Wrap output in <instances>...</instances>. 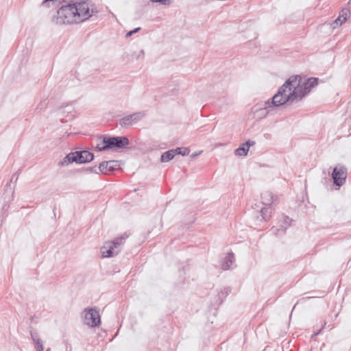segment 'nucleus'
I'll use <instances>...</instances> for the list:
<instances>
[{"mask_svg":"<svg viewBox=\"0 0 351 351\" xmlns=\"http://www.w3.org/2000/svg\"><path fill=\"white\" fill-rule=\"evenodd\" d=\"M317 81L316 77L303 81L300 75L291 76L269 101L270 106L273 108L300 101L317 84Z\"/></svg>","mask_w":351,"mask_h":351,"instance_id":"f257e3e1","label":"nucleus"},{"mask_svg":"<svg viewBox=\"0 0 351 351\" xmlns=\"http://www.w3.org/2000/svg\"><path fill=\"white\" fill-rule=\"evenodd\" d=\"M77 10L75 8L74 3L62 5L57 12V17L54 19L56 24L78 23L77 19Z\"/></svg>","mask_w":351,"mask_h":351,"instance_id":"f03ea898","label":"nucleus"},{"mask_svg":"<svg viewBox=\"0 0 351 351\" xmlns=\"http://www.w3.org/2000/svg\"><path fill=\"white\" fill-rule=\"evenodd\" d=\"M74 5L75 8L77 10L76 14L78 23L88 20L98 12L94 5H90L86 1L77 2Z\"/></svg>","mask_w":351,"mask_h":351,"instance_id":"7ed1b4c3","label":"nucleus"},{"mask_svg":"<svg viewBox=\"0 0 351 351\" xmlns=\"http://www.w3.org/2000/svg\"><path fill=\"white\" fill-rule=\"evenodd\" d=\"M125 239V237L117 238L113 241L106 242L101 247V253L104 257H112L119 254L121 250L122 241Z\"/></svg>","mask_w":351,"mask_h":351,"instance_id":"20e7f679","label":"nucleus"},{"mask_svg":"<svg viewBox=\"0 0 351 351\" xmlns=\"http://www.w3.org/2000/svg\"><path fill=\"white\" fill-rule=\"evenodd\" d=\"M83 323L90 327L98 326L101 324L99 311L96 308H86L82 313Z\"/></svg>","mask_w":351,"mask_h":351,"instance_id":"39448f33","label":"nucleus"},{"mask_svg":"<svg viewBox=\"0 0 351 351\" xmlns=\"http://www.w3.org/2000/svg\"><path fill=\"white\" fill-rule=\"evenodd\" d=\"M104 141L106 145L103 148L108 149H123L130 144V141L126 136H108V138H104Z\"/></svg>","mask_w":351,"mask_h":351,"instance_id":"423d86ee","label":"nucleus"},{"mask_svg":"<svg viewBox=\"0 0 351 351\" xmlns=\"http://www.w3.org/2000/svg\"><path fill=\"white\" fill-rule=\"evenodd\" d=\"M347 177V169L342 165L336 166L332 171V178L336 186L343 185Z\"/></svg>","mask_w":351,"mask_h":351,"instance_id":"0eeeda50","label":"nucleus"},{"mask_svg":"<svg viewBox=\"0 0 351 351\" xmlns=\"http://www.w3.org/2000/svg\"><path fill=\"white\" fill-rule=\"evenodd\" d=\"M145 116L144 112H137L127 115L119 120V125L123 128H128L141 120Z\"/></svg>","mask_w":351,"mask_h":351,"instance_id":"6e6552de","label":"nucleus"},{"mask_svg":"<svg viewBox=\"0 0 351 351\" xmlns=\"http://www.w3.org/2000/svg\"><path fill=\"white\" fill-rule=\"evenodd\" d=\"M272 107L269 104V100L264 101L260 105V107H254V113L257 119H263L267 117L272 110Z\"/></svg>","mask_w":351,"mask_h":351,"instance_id":"1a4fd4ad","label":"nucleus"},{"mask_svg":"<svg viewBox=\"0 0 351 351\" xmlns=\"http://www.w3.org/2000/svg\"><path fill=\"white\" fill-rule=\"evenodd\" d=\"M73 153L76 159L75 162L78 164L89 162L94 159L93 154L87 150L76 151Z\"/></svg>","mask_w":351,"mask_h":351,"instance_id":"9d476101","label":"nucleus"},{"mask_svg":"<svg viewBox=\"0 0 351 351\" xmlns=\"http://www.w3.org/2000/svg\"><path fill=\"white\" fill-rule=\"evenodd\" d=\"M119 165L116 160L104 161L98 167L99 171L103 174H108V171H113L117 169Z\"/></svg>","mask_w":351,"mask_h":351,"instance_id":"9b49d317","label":"nucleus"},{"mask_svg":"<svg viewBox=\"0 0 351 351\" xmlns=\"http://www.w3.org/2000/svg\"><path fill=\"white\" fill-rule=\"evenodd\" d=\"M282 218L283 221L281 222L280 228L272 227L270 230L273 234H275L277 236L284 234L287 228L291 226V223L292 221V219L288 216H283Z\"/></svg>","mask_w":351,"mask_h":351,"instance_id":"f8f14e48","label":"nucleus"},{"mask_svg":"<svg viewBox=\"0 0 351 351\" xmlns=\"http://www.w3.org/2000/svg\"><path fill=\"white\" fill-rule=\"evenodd\" d=\"M348 14H349L348 9H347V8L343 9L341 11L339 17L331 23L330 27L332 29H335L337 27L343 24L348 19Z\"/></svg>","mask_w":351,"mask_h":351,"instance_id":"ddd939ff","label":"nucleus"},{"mask_svg":"<svg viewBox=\"0 0 351 351\" xmlns=\"http://www.w3.org/2000/svg\"><path fill=\"white\" fill-rule=\"evenodd\" d=\"M255 144L254 141H248L243 143L239 147L235 149L234 154L236 156H243L247 154L249 148Z\"/></svg>","mask_w":351,"mask_h":351,"instance_id":"4468645a","label":"nucleus"},{"mask_svg":"<svg viewBox=\"0 0 351 351\" xmlns=\"http://www.w3.org/2000/svg\"><path fill=\"white\" fill-rule=\"evenodd\" d=\"M262 204L265 206L271 205L274 201V197L271 192L265 191L261 195Z\"/></svg>","mask_w":351,"mask_h":351,"instance_id":"2eb2a0df","label":"nucleus"},{"mask_svg":"<svg viewBox=\"0 0 351 351\" xmlns=\"http://www.w3.org/2000/svg\"><path fill=\"white\" fill-rule=\"evenodd\" d=\"M235 259L233 253H229L224 258V261L222 263V269L223 270H228L230 269Z\"/></svg>","mask_w":351,"mask_h":351,"instance_id":"dca6fc26","label":"nucleus"},{"mask_svg":"<svg viewBox=\"0 0 351 351\" xmlns=\"http://www.w3.org/2000/svg\"><path fill=\"white\" fill-rule=\"evenodd\" d=\"M76 159L75 158V155L73 152H71L68 154L60 162L59 165L61 166H67L69 164L75 162Z\"/></svg>","mask_w":351,"mask_h":351,"instance_id":"f3484780","label":"nucleus"},{"mask_svg":"<svg viewBox=\"0 0 351 351\" xmlns=\"http://www.w3.org/2000/svg\"><path fill=\"white\" fill-rule=\"evenodd\" d=\"M175 156V151L171 149L163 153L160 158V161L162 162H167L172 160Z\"/></svg>","mask_w":351,"mask_h":351,"instance_id":"a211bd4d","label":"nucleus"},{"mask_svg":"<svg viewBox=\"0 0 351 351\" xmlns=\"http://www.w3.org/2000/svg\"><path fill=\"white\" fill-rule=\"evenodd\" d=\"M104 138H108V136H100L99 137H97V140H96V145H95V148L99 151V152H103V151H106V150H108V149H104L103 147L105 146L106 143H104Z\"/></svg>","mask_w":351,"mask_h":351,"instance_id":"6ab92c4d","label":"nucleus"},{"mask_svg":"<svg viewBox=\"0 0 351 351\" xmlns=\"http://www.w3.org/2000/svg\"><path fill=\"white\" fill-rule=\"evenodd\" d=\"M260 213H261V215L262 217V220L267 221L269 219V218L270 217L271 212H269V213L268 214V208H266V207L262 208Z\"/></svg>","mask_w":351,"mask_h":351,"instance_id":"aec40b11","label":"nucleus"},{"mask_svg":"<svg viewBox=\"0 0 351 351\" xmlns=\"http://www.w3.org/2000/svg\"><path fill=\"white\" fill-rule=\"evenodd\" d=\"M173 150L175 151V154H181L182 156H187L190 153L189 149L186 148V147H184V148L178 147Z\"/></svg>","mask_w":351,"mask_h":351,"instance_id":"412c9836","label":"nucleus"},{"mask_svg":"<svg viewBox=\"0 0 351 351\" xmlns=\"http://www.w3.org/2000/svg\"><path fill=\"white\" fill-rule=\"evenodd\" d=\"M47 106V103L46 100L41 101L37 106L36 110L38 112H41L43 109H45Z\"/></svg>","mask_w":351,"mask_h":351,"instance_id":"4be33fe9","label":"nucleus"},{"mask_svg":"<svg viewBox=\"0 0 351 351\" xmlns=\"http://www.w3.org/2000/svg\"><path fill=\"white\" fill-rule=\"evenodd\" d=\"M35 348L36 351H43L44 346L41 339H36V343H35Z\"/></svg>","mask_w":351,"mask_h":351,"instance_id":"5701e85b","label":"nucleus"},{"mask_svg":"<svg viewBox=\"0 0 351 351\" xmlns=\"http://www.w3.org/2000/svg\"><path fill=\"white\" fill-rule=\"evenodd\" d=\"M84 171H85L86 172H88V173H97V174L100 173L99 171L98 168H97L95 166V167H87V168L84 169Z\"/></svg>","mask_w":351,"mask_h":351,"instance_id":"b1692460","label":"nucleus"},{"mask_svg":"<svg viewBox=\"0 0 351 351\" xmlns=\"http://www.w3.org/2000/svg\"><path fill=\"white\" fill-rule=\"evenodd\" d=\"M31 338L32 341L35 343H36V339H40L38 337V335L36 332L31 331L30 332Z\"/></svg>","mask_w":351,"mask_h":351,"instance_id":"393cba45","label":"nucleus"},{"mask_svg":"<svg viewBox=\"0 0 351 351\" xmlns=\"http://www.w3.org/2000/svg\"><path fill=\"white\" fill-rule=\"evenodd\" d=\"M150 1L152 2H155V3H160L163 5H169L171 3L170 0H150Z\"/></svg>","mask_w":351,"mask_h":351,"instance_id":"a878e982","label":"nucleus"},{"mask_svg":"<svg viewBox=\"0 0 351 351\" xmlns=\"http://www.w3.org/2000/svg\"><path fill=\"white\" fill-rule=\"evenodd\" d=\"M140 29H141V27H136V28H135L134 29H133V30H132V31L128 32L126 34L125 36H126L127 38H128V37L131 36L133 34L136 33V32H138V31H140Z\"/></svg>","mask_w":351,"mask_h":351,"instance_id":"bb28decb","label":"nucleus"},{"mask_svg":"<svg viewBox=\"0 0 351 351\" xmlns=\"http://www.w3.org/2000/svg\"><path fill=\"white\" fill-rule=\"evenodd\" d=\"M229 291H230V290H229V289H228V288H225V289H223V291H222L221 292V295L225 298V297H226V295H227L228 294Z\"/></svg>","mask_w":351,"mask_h":351,"instance_id":"cd10ccee","label":"nucleus"},{"mask_svg":"<svg viewBox=\"0 0 351 351\" xmlns=\"http://www.w3.org/2000/svg\"><path fill=\"white\" fill-rule=\"evenodd\" d=\"M144 57V51L143 49L140 50L138 54L137 55V58H143Z\"/></svg>","mask_w":351,"mask_h":351,"instance_id":"c85d7f7f","label":"nucleus"},{"mask_svg":"<svg viewBox=\"0 0 351 351\" xmlns=\"http://www.w3.org/2000/svg\"><path fill=\"white\" fill-rule=\"evenodd\" d=\"M321 330H319L318 332H317L315 334V335H318V334L321 332Z\"/></svg>","mask_w":351,"mask_h":351,"instance_id":"c756f323","label":"nucleus"},{"mask_svg":"<svg viewBox=\"0 0 351 351\" xmlns=\"http://www.w3.org/2000/svg\"><path fill=\"white\" fill-rule=\"evenodd\" d=\"M197 156V154H194L192 155V157H195V156Z\"/></svg>","mask_w":351,"mask_h":351,"instance_id":"7c9ffc66","label":"nucleus"},{"mask_svg":"<svg viewBox=\"0 0 351 351\" xmlns=\"http://www.w3.org/2000/svg\"><path fill=\"white\" fill-rule=\"evenodd\" d=\"M50 350H51V349H50V348H48V349L47 350V351H50Z\"/></svg>","mask_w":351,"mask_h":351,"instance_id":"2f4dec72","label":"nucleus"}]
</instances>
